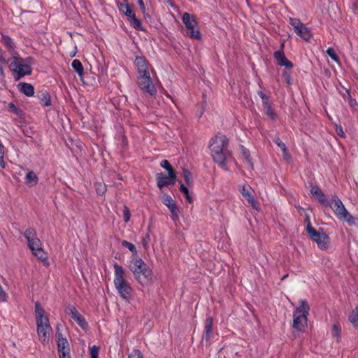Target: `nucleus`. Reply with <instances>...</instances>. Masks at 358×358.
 I'll use <instances>...</instances> for the list:
<instances>
[{"label":"nucleus","instance_id":"f257e3e1","mask_svg":"<svg viewBox=\"0 0 358 358\" xmlns=\"http://www.w3.org/2000/svg\"><path fill=\"white\" fill-rule=\"evenodd\" d=\"M228 147L229 140L225 135L217 134L210 141V150L213 160L225 169L227 162L231 157Z\"/></svg>","mask_w":358,"mask_h":358},{"label":"nucleus","instance_id":"f03ea898","mask_svg":"<svg viewBox=\"0 0 358 358\" xmlns=\"http://www.w3.org/2000/svg\"><path fill=\"white\" fill-rule=\"evenodd\" d=\"M114 285L122 299L129 301L132 296L133 289L125 279L124 269L117 263L114 265Z\"/></svg>","mask_w":358,"mask_h":358},{"label":"nucleus","instance_id":"7ed1b4c3","mask_svg":"<svg viewBox=\"0 0 358 358\" xmlns=\"http://www.w3.org/2000/svg\"><path fill=\"white\" fill-rule=\"evenodd\" d=\"M128 267L141 285H147L152 282V271L142 259H132Z\"/></svg>","mask_w":358,"mask_h":358},{"label":"nucleus","instance_id":"20e7f679","mask_svg":"<svg viewBox=\"0 0 358 358\" xmlns=\"http://www.w3.org/2000/svg\"><path fill=\"white\" fill-rule=\"evenodd\" d=\"M35 314L37 325V334L43 343H48L50 331L52 329L48 318L45 316V311L38 302L35 303Z\"/></svg>","mask_w":358,"mask_h":358},{"label":"nucleus","instance_id":"39448f33","mask_svg":"<svg viewBox=\"0 0 358 358\" xmlns=\"http://www.w3.org/2000/svg\"><path fill=\"white\" fill-rule=\"evenodd\" d=\"M24 238L27 241V245L31 250L33 255L43 262L48 261V256L41 248L40 239L37 237L36 231L34 228L27 229L24 234Z\"/></svg>","mask_w":358,"mask_h":358},{"label":"nucleus","instance_id":"423d86ee","mask_svg":"<svg viewBox=\"0 0 358 358\" xmlns=\"http://www.w3.org/2000/svg\"><path fill=\"white\" fill-rule=\"evenodd\" d=\"M299 303V306L296 308L293 314V327L301 331L307 325V317L309 313L310 307L306 300H300Z\"/></svg>","mask_w":358,"mask_h":358},{"label":"nucleus","instance_id":"0eeeda50","mask_svg":"<svg viewBox=\"0 0 358 358\" xmlns=\"http://www.w3.org/2000/svg\"><path fill=\"white\" fill-rule=\"evenodd\" d=\"M9 69L11 71L17 74L15 80L21 78L29 76L31 73L32 69L30 65L22 57H13L9 60Z\"/></svg>","mask_w":358,"mask_h":358},{"label":"nucleus","instance_id":"6e6552de","mask_svg":"<svg viewBox=\"0 0 358 358\" xmlns=\"http://www.w3.org/2000/svg\"><path fill=\"white\" fill-rule=\"evenodd\" d=\"M308 234L310 238L317 243V247L322 250H326L329 248V237L322 229L315 230L312 226L308 227Z\"/></svg>","mask_w":358,"mask_h":358},{"label":"nucleus","instance_id":"1a4fd4ad","mask_svg":"<svg viewBox=\"0 0 358 358\" xmlns=\"http://www.w3.org/2000/svg\"><path fill=\"white\" fill-rule=\"evenodd\" d=\"M182 22L187 29V34L192 38L200 39L201 34L199 30L196 28L197 22L196 17L188 13H185L182 15Z\"/></svg>","mask_w":358,"mask_h":358},{"label":"nucleus","instance_id":"9d476101","mask_svg":"<svg viewBox=\"0 0 358 358\" xmlns=\"http://www.w3.org/2000/svg\"><path fill=\"white\" fill-rule=\"evenodd\" d=\"M116 4L119 11L128 17V20L132 27L137 30L143 29L141 21L136 17L135 13L129 3L117 1Z\"/></svg>","mask_w":358,"mask_h":358},{"label":"nucleus","instance_id":"9b49d317","mask_svg":"<svg viewBox=\"0 0 358 358\" xmlns=\"http://www.w3.org/2000/svg\"><path fill=\"white\" fill-rule=\"evenodd\" d=\"M137 83L139 87L150 95L156 94L157 90L152 83L150 74H144L138 77Z\"/></svg>","mask_w":358,"mask_h":358},{"label":"nucleus","instance_id":"f8f14e48","mask_svg":"<svg viewBox=\"0 0 358 358\" xmlns=\"http://www.w3.org/2000/svg\"><path fill=\"white\" fill-rule=\"evenodd\" d=\"M333 210L336 216L341 220L348 211L346 210L343 202L336 196H334L328 204Z\"/></svg>","mask_w":358,"mask_h":358},{"label":"nucleus","instance_id":"ddd939ff","mask_svg":"<svg viewBox=\"0 0 358 358\" xmlns=\"http://www.w3.org/2000/svg\"><path fill=\"white\" fill-rule=\"evenodd\" d=\"M157 182L159 188L162 189L164 186L173 185L176 180V172H171L168 176L164 175L162 173L157 174Z\"/></svg>","mask_w":358,"mask_h":358},{"label":"nucleus","instance_id":"4468645a","mask_svg":"<svg viewBox=\"0 0 358 358\" xmlns=\"http://www.w3.org/2000/svg\"><path fill=\"white\" fill-rule=\"evenodd\" d=\"M66 313L69 314L81 328L85 329L87 327V323L85 318L79 313L74 306L68 305L66 308Z\"/></svg>","mask_w":358,"mask_h":358},{"label":"nucleus","instance_id":"2eb2a0df","mask_svg":"<svg viewBox=\"0 0 358 358\" xmlns=\"http://www.w3.org/2000/svg\"><path fill=\"white\" fill-rule=\"evenodd\" d=\"M163 203L166 206L171 213V218L173 221H177L179 219V208L176 206L175 201L172 199L169 194L163 196Z\"/></svg>","mask_w":358,"mask_h":358},{"label":"nucleus","instance_id":"dca6fc26","mask_svg":"<svg viewBox=\"0 0 358 358\" xmlns=\"http://www.w3.org/2000/svg\"><path fill=\"white\" fill-rule=\"evenodd\" d=\"M56 336L57 338V343L58 354L62 353V352H69L70 349L67 339L66 338H64L62 333L59 332V327H57Z\"/></svg>","mask_w":358,"mask_h":358},{"label":"nucleus","instance_id":"f3484780","mask_svg":"<svg viewBox=\"0 0 358 358\" xmlns=\"http://www.w3.org/2000/svg\"><path fill=\"white\" fill-rule=\"evenodd\" d=\"M273 56L279 65L285 66L288 69H290L293 67V64L292 62L287 59L285 55L284 51L277 50L274 52Z\"/></svg>","mask_w":358,"mask_h":358},{"label":"nucleus","instance_id":"a211bd4d","mask_svg":"<svg viewBox=\"0 0 358 358\" xmlns=\"http://www.w3.org/2000/svg\"><path fill=\"white\" fill-rule=\"evenodd\" d=\"M134 64L139 76L144 74H150L148 67L147 61L144 57L137 56L136 57Z\"/></svg>","mask_w":358,"mask_h":358},{"label":"nucleus","instance_id":"6ab92c4d","mask_svg":"<svg viewBox=\"0 0 358 358\" xmlns=\"http://www.w3.org/2000/svg\"><path fill=\"white\" fill-rule=\"evenodd\" d=\"M242 195L245 198L248 202L250 204V206L256 210L259 209V203L256 201L251 194L250 189L247 188L245 186H243L240 189Z\"/></svg>","mask_w":358,"mask_h":358},{"label":"nucleus","instance_id":"aec40b11","mask_svg":"<svg viewBox=\"0 0 358 358\" xmlns=\"http://www.w3.org/2000/svg\"><path fill=\"white\" fill-rule=\"evenodd\" d=\"M310 193L322 205H328L329 201L326 198L325 194L317 186H311Z\"/></svg>","mask_w":358,"mask_h":358},{"label":"nucleus","instance_id":"412c9836","mask_svg":"<svg viewBox=\"0 0 358 358\" xmlns=\"http://www.w3.org/2000/svg\"><path fill=\"white\" fill-rule=\"evenodd\" d=\"M203 338L206 341L213 338V318L211 317H208L206 319Z\"/></svg>","mask_w":358,"mask_h":358},{"label":"nucleus","instance_id":"4be33fe9","mask_svg":"<svg viewBox=\"0 0 358 358\" xmlns=\"http://www.w3.org/2000/svg\"><path fill=\"white\" fill-rule=\"evenodd\" d=\"M294 32L296 35L306 41H308L312 37L310 30L304 24L294 30Z\"/></svg>","mask_w":358,"mask_h":358},{"label":"nucleus","instance_id":"5701e85b","mask_svg":"<svg viewBox=\"0 0 358 358\" xmlns=\"http://www.w3.org/2000/svg\"><path fill=\"white\" fill-rule=\"evenodd\" d=\"M20 91L27 96H32L34 94V88L32 85L26 83L18 84Z\"/></svg>","mask_w":358,"mask_h":358},{"label":"nucleus","instance_id":"b1692460","mask_svg":"<svg viewBox=\"0 0 358 358\" xmlns=\"http://www.w3.org/2000/svg\"><path fill=\"white\" fill-rule=\"evenodd\" d=\"M40 103L43 106H49L51 105V99L49 93L47 91H41L38 94Z\"/></svg>","mask_w":358,"mask_h":358},{"label":"nucleus","instance_id":"393cba45","mask_svg":"<svg viewBox=\"0 0 358 358\" xmlns=\"http://www.w3.org/2000/svg\"><path fill=\"white\" fill-rule=\"evenodd\" d=\"M24 179L26 183L30 187L35 186L38 181V178L34 171H29Z\"/></svg>","mask_w":358,"mask_h":358},{"label":"nucleus","instance_id":"a878e982","mask_svg":"<svg viewBox=\"0 0 358 358\" xmlns=\"http://www.w3.org/2000/svg\"><path fill=\"white\" fill-rule=\"evenodd\" d=\"M341 220L346 222L350 226L358 227V219L352 215L349 212L345 213Z\"/></svg>","mask_w":358,"mask_h":358},{"label":"nucleus","instance_id":"bb28decb","mask_svg":"<svg viewBox=\"0 0 358 358\" xmlns=\"http://www.w3.org/2000/svg\"><path fill=\"white\" fill-rule=\"evenodd\" d=\"M71 66L80 77H82L83 76L84 69L83 64L80 60L74 59L71 63Z\"/></svg>","mask_w":358,"mask_h":358},{"label":"nucleus","instance_id":"cd10ccee","mask_svg":"<svg viewBox=\"0 0 358 358\" xmlns=\"http://www.w3.org/2000/svg\"><path fill=\"white\" fill-rule=\"evenodd\" d=\"M241 150H242V153L246 160V162L248 164V166L250 169H253V163H252V158L250 157L249 150L248 149H246L245 147H243V145L241 146Z\"/></svg>","mask_w":358,"mask_h":358},{"label":"nucleus","instance_id":"c85d7f7f","mask_svg":"<svg viewBox=\"0 0 358 358\" xmlns=\"http://www.w3.org/2000/svg\"><path fill=\"white\" fill-rule=\"evenodd\" d=\"M348 319L355 327L358 326V307L350 314Z\"/></svg>","mask_w":358,"mask_h":358},{"label":"nucleus","instance_id":"c756f323","mask_svg":"<svg viewBox=\"0 0 358 358\" xmlns=\"http://www.w3.org/2000/svg\"><path fill=\"white\" fill-rule=\"evenodd\" d=\"M94 186L96 193L99 195H103L106 192V185L102 182H96Z\"/></svg>","mask_w":358,"mask_h":358},{"label":"nucleus","instance_id":"7c9ffc66","mask_svg":"<svg viewBox=\"0 0 358 358\" xmlns=\"http://www.w3.org/2000/svg\"><path fill=\"white\" fill-rule=\"evenodd\" d=\"M265 113L272 120H275L277 117L276 114L273 111L271 104L264 107Z\"/></svg>","mask_w":358,"mask_h":358},{"label":"nucleus","instance_id":"2f4dec72","mask_svg":"<svg viewBox=\"0 0 358 358\" xmlns=\"http://www.w3.org/2000/svg\"><path fill=\"white\" fill-rule=\"evenodd\" d=\"M2 41L10 50H14L15 45L12 38L8 36H3Z\"/></svg>","mask_w":358,"mask_h":358},{"label":"nucleus","instance_id":"473e14b6","mask_svg":"<svg viewBox=\"0 0 358 358\" xmlns=\"http://www.w3.org/2000/svg\"><path fill=\"white\" fill-rule=\"evenodd\" d=\"M122 245L128 248L133 254H134V255L137 254L136 248L133 243L128 242L127 241H122Z\"/></svg>","mask_w":358,"mask_h":358},{"label":"nucleus","instance_id":"72a5a7b5","mask_svg":"<svg viewBox=\"0 0 358 358\" xmlns=\"http://www.w3.org/2000/svg\"><path fill=\"white\" fill-rule=\"evenodd\" d=\"M183 176L187 185H191L192 184V178L191 172L187 169H183Z\"/></svg>","mask_w":358,"mask_h":358},{"label":"nucleus","instance_id":"f704fd0d","mask_svg":"<svg viewBox=\"0 0 358 358\" xmlns=\"http://www.w3.org/2000/svg\"><path fill=\"white\" fill-rule=\"evenodd\" d=\"M180 190L185 194L186 199L189 203H191L192 201V197L189 196V191L187 187H185L182 183L180 184Z\"/></svg>","mask_w":358,"mask_h":358},{"label":"nucleus","instance_id":"c9c22d12","mask_svg":"<svg viewBox=\"0 0 358 358\" xmlns=\"http://www.w3.org/2000/svg\"><path fill=\"white\" fill-rule=\"evenodd\" d=\"M289 21V24L292 26L294 31L303 24V23L297 18L290 17Z\"/></svg>","mask_w":358,"mask_h":358},{"label":"nucleus","instance_id":"e433bc0d","mask_svg":"<svg viewBox=\"0 0 358 358\" xmlns=\"http://www.w3.org/2000/svg\"><path fill=\"white\" fill-rule=\"evenodd\" d=\"M4 146L0 143V166L2 169H5L6 163L4 162Z\"/></svg>","mask_w":358,"mask_h":358},{"label":"nucleus","instance_id":"4c0bfd02","mask_svg":"<svg viewBox=\"0 0 358 358\" xmlns=\"http://www.w3.org/2000/svg\"><path fill=\"white\" fill-rule=\"evenodd\" d=\"M161 166L168 171V173L175 172L173 167L170 164L169 162L166 159H164L161 162Z\"/></svg>","mask_w":358,"mask_h":358},{"label":"nucleus","instance_id":"58836bf2","mask_svg":"<svg viewBox=\"0 0 358 358\" xmlns=\"http://www.w3.org/2000/svg\"><path fill=\"white\" fill-rule=\"evenodd\" d=\"M327 53L334 61L338 62L339 59L334 49H333L332 48H329L327 50Z\"/></svg>","mask_w":358,"mask_h":358},{"label":"nucleus","instance_id":"ea45409f","mask_svg":"<svg viewBox=\"0 0 358 358\" xmlns=\"http://www.w3.org/2000/svg\"><path fill=\"white\" fill-rule=\"evenodd\" d=\"M99 348L96 345L90 348V358H99Z\"/></svg>","mask_w":358,"mask_h":358},{"label":"nucleus","instance_id":"a19ab883","mask_svg":"<svg viewBox=\"0 0 358 358\" xmlns=\"http://www.w3.org/2000/svg\"><path fill=\"white\" fill-rule=\"evenodd\" d=\"M128 358H143V355L139 350L134 349L129 355Z\"/></svg>","mask_w":358,"mask_h":358},{"label":"nucleus","instance_id":"79ce46f5","mask_svg":"<svg viewBox=\"0 0 358 358\" xmlns=\"http://www.w3.org/2000/svg\"><path fill=\"white\" fill-rule=\"evenodd\" d=\"M274 143L281 149L282 152H285L287 147L285 144L280 139V138L277 137L273 140Z\"/></svg>","mask_w":358,"mask_h":358},{"label":"nucleus","instance_id":"37998d69","mask_svg":"<svg viewBox=\"0 0 358 358\" xmlns=\"http://www.w3.org/2000/svg\"><path fill=\"white\" fill-rule=\"evenodd\" d=\"M341 329L336 324H334L332 327V334L334 337L338 339L341 336L340 334Z\"/></svg>","mask_w":358,"mask_h":358},{"label":"nucleus","instance_id":"c03bdc74","mask_svg":"<svg viewBox=\"0 0 358 358\" xmlns=\"http://www.w3.org/2000/svg\"><path fill=\"white\" fill-rule=\"evenodd\" d=\"M124 220L127 222L130 219V211L127 206H124L123 210Z\"/></svg>","mask_w":358,"mask_h":358},{"label":"nucleus","instance_id":"a18cd8bd","mask_svg":"<svg viewBox=\"0 0 358 358\" xmlns=\"http://www.w3.org/2000/svg\"><path fill=\"white\" fill-rule=\"evenodd\" d=\"M8 295L0 285V302H4L7 300Z\"/></svg>","mask_w":358,"mask_h":358},{"label":"nucleus","instance_id":"49530a36","mask_svg":"<svg viewBox=\"0 0 358 358\" xmlns=\"http://www.w3.org/2000/svg\"><path fill=\"white\" fill-rule=\"evenodd\" d=\"M136 1L138 3V5H139L142 12L143 13H145V4L143 3V0H136Z\"/></svg>","mask_w":358,"mask_h":358},{"label":"nucleus","instance_id":"de8ad7c7","mask_svg":"<svg viewBox=\"0 0 358 358\" xmlns=\"http://www.w3.org/2000/svg\"><path fill=\"white\" fill-rule=\"evenodd\" d=\"M262 105H263V107L264 106H266L268 105H270L271 104L270 102H269V99H268V97L267 96H265L264 97H263L262 99Z\"/></svg>","mask_w":358,"mask_h":358},{"label":"nucleus","instance_id":"09e8293b","mask_svg":"<svg viewBox=\"0 0 358 358\" xmlns=\"http://www.w3.org/2000/svg\"><path fill=\"white\" fill-rule=\"evenodd\" d=\"M349 105L351 107H355L357 106V103L355 99H352L350 95H349Z\"/></svg>","mask_w":358,"mask_h":358},{"label":"nucleus","instance_id":"8fccbe9b","mask_svg":"<svg viewBox=\"0 0 358 358\" xmlns=\"http://www.w3.org/2000/svg\"><path fill=\"white\" fill-rule=\"evenodd\" d=\"M59 358H71L70 352H62V353L59 354Z\"/></svg>","mask_w":358,"mask_h":358},{"label":"nucleus","instance_id":"3c124183","mask_svg":"<svg viewBox=\"0 0 358 358\" xmlns=\"http://www.w3.org/2000/svg\"><path fill=\"white\" fill-rule=\"evenodd\" d=\"M6 60L3 58L2 55L0 53V65H5L6 64Z\"/></svg>","mask_w":358,"mask_h":358},{"label":"nucleus","instance_id":"603ef678","mask_svg":"<svg viewBox=\"0 0 358 358\" xmlns=\"http://www.w3.org/2000/svg\"><path fill=\"white\" fill-rule=\"evenodd\" d=\"M8 106H9V108H11L14 112L17 113V107L15 106V104H14V103H10L8 104Z\"/></svg>","mask_w":358,"mask_h":358},{"label":"nucleus","instance_id":"864d4df0","mask_svg":"<svg viewBox=\"0 0 358 358\" xmlns=\"http://www.w3.org/2000/svg\"><path fill=\"white\" fill-rule=\"evenodd\" d=\"M306 222H307L306 231L308 233V227L312 226L308 216H306Z\"/></svg>","mask_w":358,"mask_h":358},{"label":"nucleus","instance_id":"5fc2aeb1","mask_svg":"<svg viewBox=\"0 0 358 358\" xmlns=\"http://www.w3.org/2000/svg\"><path fill=\"white\" fill-rule=\"evenodd\" d=\"M282 154H283V157L285 159H287L289 158V155L288 154V152H287V150L286 149V151L285 152H282Z\"/></svg>","mask_w":358,"mask_h":358},{"label":"nucleus","instance_id":"6e6d98bb","mask_svg":"<svg viewBox=\"0 0 358 358\" xmlns=\"http://www.w3.org/2000/svg\"><path fill=\"white\" fill-rule=\"evenodd\" d=\"M257 94L261 97V99L266 96L262 91H259Z\"/></svg>","mask_w":358,"mask_h":358},{"label":"nucleus","instance_id":"4d7b16f0","mask_svg":"<svg viewBox=\"0 0 358 358\" xmlns=\"http://www.w3.org/2000/svg\"><path fill=\"white\" fill-rule=\"evenodd\" d=\"M4 65H0V74L2 76H4V71H3V67Z\"/></svg>","mask_w":358,"mask_h":358},{"label":"nucleus","instance_id":"13d9d810","mask_svg":"<svg viewBox=\"0 0 358 358\" xmlns=\"http://www.w3.org/2000/svg\"><path fill=\"white\" fill-rule=\"evenodd\" d=\"M284 48H285V42H282V43H281V44H280V50H282V51H284Z\"/></svg>","mask_w":358,"mask_h":358},{"label":"nucleus","instance_id":"bf43d9fd","mask_svg":"<svg viewBox=\"0 0 358 358\" xmlns=\"http://www.w3.org/2000/svg\"><path fill=\"white\" fill-rule=\"evenodd\" d=\"M338 134L340 135V136H343L344 133H343L342 129H340V130L338 131Z\"/></svg>","mask_w":358,"mask_h":358},{"label":"nucleus","instance_id":"052dcab7","mask_svg":"<svg viewBox=\"0 0 358 358\" xmlns=\"http://www.w3.org/2000/svg\"><path fill=\"white\" fill-rule=\"evenodd\" d=\"M287 83L289 84L290 83H289V76H287Z\"/></svg>","mask_w":358,"mask_h":358},{"label":"nucleus","instance_id":"680f3d73","mask_svg":"<svg viewBox=\"0 0 358 358\" xmlns=\"http://www.w3.org/2000/svg\"><path fill=\"white\" fill-rule=\"evenodd\" d=\"M287 276V275H285L282 277V280H284L285 278H286V277Z\"/></svg>","mask_w":358,"mask_h":358},{"label":"nucleus","instance_id":"e2e57ef3","mask_svg":"<svg viewBox=\"0 0 358 358\" xmlns=\"http://www.w3.org/2000/svg\"><path fill=\"white\" fill-rule=\"evenodd\" d=\"M299 210H303V208L302 207H299Z\"/></svg>","mask_w":358,"mask_h":358},{"label":"nucleus","instance_id":"0e129e2a","mask_svg":"<svg viewBox=\"0 0 358 358\" xmlns=\"http://www.w3.org/2000/svg\"><path fill=\"white\" fill-rule=\"evenodd\" d=\"M357 78H358V76H357Z\"/></svg>","mask_w":358,"mask_h":358}]
</instances>
